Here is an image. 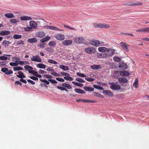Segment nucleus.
Instances as JSON below:
<instances>
[{
	"instance_id": "1",
	"label": "nucleus",
	"mask_w": 149,
	"mask_h": 149,
	"mask_svg": "<svg viewBox=\"0 0 149 149\" xmlns=\"http://www.w3.org/2000/svg\"><path fill=\"white\" fill-rule=\"evenodd\" d=\"M116 50L113 48H107L106 55V56H112L116 54H118L116 52Z\"/></svg>"
},
{
	"instance_id": "2",
	"label": "nucleus",
	"mask_w": 149,
	"mask_h": 149,
	"mask_svg": "<svg viewBox=\"0 0 149 149\" xmlns=\"http://www.w3.org/2000/svg\"><path fill=\"white\" fill-rule=\"evenodd\" d=\"M111 85L110 88L111 89L114 91H118L120 90L121 89L120 86L119 85H117L116 83L112 82H109V83Z\"/></svg>"
},
{
	"instance_id": "3",
	"label": "nucleus",
	"mask_w": 149,
	"mask_h": 149,
	"mask_svg": "<svg viewBox=\"0 0 149 149\" xmlns=\"http://www.w3.org/2000/svg\"><path fill=\"white\" fill-rule=\"evenodd\" d=\"M93 26L94 27L96 28H108L110 27V26L107 24L102 23H94Z\"/></svg>"
},
{
	"instance_id": "4",
	"label": "nucleus",
	"mask_w": 149,
	"mask_h": 149,
	"mask_svg": "<svg viewBox=\"0 0 149 149\" xmlns=\"http://www.w3.org/2000/svg\"><path fill=\"white\" fill-rule=\"evenodd\" d=\"M85 51L89 54H93L96 52L95 48L93 47H88L85 49Z\"/></svg>"
},
{
	"instance_id": "5",
	"label": "nucleus",
	"mask_w": 149,
	"mask_h": 149,
	"mask_svg": "<svg viewBox=\"0 0 149 149\" xmlns=\"http://www.w3.org/2000/svg\"><path fill=\"white\" fill-rule=\"evenodd\" d=\"M36 17H34L32 18L31 17L27 16H22L20 17V18L22 20L26 21L37 19Z\"/></svg>"
},
{
	"instance_id": "6",
	"label": "nucleus",
	"mask_w": 149,
	"mask_h": 149,
	"mask_svg": "<svg viewBox=\"0 0 149 149\" xmlns=\"http://www.w3.org/2000/svg\"><path fill=\"white\" fill-rule=\"evenodd\" d=\"M74 41L78 43H82L84 40V37H76L74 39Z\"/></svg>"
},
{
	"instance_id": "7",
	"label": "nucleus",
	"mask_w": 149,
	"mask_h": 149,
	"mask_svg": "<svg viewBox=\"0 0 149 149\" xmlns=\"http://www.w3.org/2000/svg\"><path fill=\"white\" fill-rule=\"evenodd\" d=\"M45 33L43 31H40L37 32L35 34L36 37L40 38H42L45 36Z\"/></svg>"
},
{
	"instance_id": "8",
	"label": "nucleus",
	"mask_w": 149,
	"mask_h": 149,
	"mask_svg": "<svg viewBox=\"0 0 149 149\" xmlns=\"http://www.w3.org/2000/svg\"><path fill=\"white\" fill-rule=\"evenodd\" d=\"M120 44L121 48L125 52H128L129 51V49L126 44L125 42H121Z\"/></svg>"
},
{
	"instance_id": "9",
	"label": "nucleus",
	"mask_w": 149,
	"mask_h": 149,
	"mask_svg": "<svg viewBox=\"0 0 149 149\" xmlns=\"http://www.w3.org/2000/svg\"><path fill=\"white\" fill-rule=\"evenodd\" d=\"M55 38L60 40H63L65 38V36L61 34H57L55 35Z\"/></svg>"
},
{
	"instance_id": "10",
	"label": "nucleus",
	"mask_w": 149,
	"mask_h": 149,
	"mask_svg": "<svg viewBox=\"0 0 149 149\" xmlns=\"http://www.w3.org/2000/svg\"><path fill=\"white\" fill-rule=\"evenodd\" d=\"M81 101L83 102H91V103H95L97 101L95 100H83V99H79L77 100L76 101L77 102H80Z\"/></svg>"
},
{
	"instance_id": "11",
	"label": "nucleus",
	"mask_w": 149,
	"mask_h": 149,
	"mask_svg": "<svg viewBox=\"0 0 149 149\" xmlns=\"http://www.w3.org/2000/svg\"><path fill=\"white\" fill-rule=\"evenodd\" d=\"M136 31L137 32L149 33V27H146L138 29L136 30Z\"/></svg>"
},
{
	"instance_id": "12",
	"label": "nucleus",
	"mask_w": 149,
	"mask_h": 149,
	"mask_svg": "<svg viewBox=\"0 0 149 149\" xmlns=\"http://www.w3.org/2000/svg\"><path fill=\"white\" fill-rule=\"evenodd\" d=\"M118 68L121 69L125 70L127 68V66L126 63L120 62L119 63Z\"/></svg>"
},
{
	"instance_id": "13",
	"label": "nucleus",
	"mask_w": 149,
	"mask_h": 149,
	"mask_svg": "<svg viewBox=\"0 0 149 149\" xmlns=\"http://www.w3.org/2000/svg\"><path fill=\"white\" fill-rule=\"evenodd\" d=\"M24 68V69L28 71L29 73H32V71L33 70V68L32 67L29 65H26L25 66Z\"/></svg>"
},
{
	"instance_id": "14",
	"label": "nucleus",
	"mask_w": 149,
	"mask_h": 149,
	"mask_svg": "<svg viewBox=\"0 0 149 149\" xmlns=\"http://www.w3.org/2000/svg\"><path fill=\"white\" fill-rule=\"evenodd\" d=\"M29 24L33 28L36 29L37 28V24L33 20H31L29 22Z\"/></svg>"
},
{
	"instance_id": "15",
	"label": "nucleus",
	"mask_w": 149,
	"mask_h": 149,
	"mask_svg": "<svg viewBox=\"0 0 149 149\" xmlns=\"http://www.w3.org/2000/svg\"><path fill=\"white\" fill-rule=\"evenodd\" d=\"M118 80L120 83H127L128 81V80L126 78L124 77H120L118 79Z\"/></svg>"
},
{
	"instance_id": "16",
	"label": "nucleus",
	"mask_w": 149,
	"mask_h": 149,
	"mask_svg": "<svg viewBox=\"0 0 149 149\" xmlns=\"http://www.w3.org/2000/svg\"><path fill=\"white\" fill-rule=\"evenodd\" d=\"M31 60L33 61H35L37 62H41L42 60L40 56H33V58H31Z\"/></svg>"
},
{
	"instance_id": "17",
	"label": "nucleus",
	"mask_w": 149,
	"mask_h": 149,
	"mask_svg": "<svg viewBox=\"0 0 149 149\" xmlns=\"http://www.w3.org/2000/svg\"><path fill=\"white\" fill-rule=\"evenodd\" d=\"M107 48L104 47H100L98 48V50L99 52L104 53L106 55Z\"/></svg>"
},
{
	"instance_id": "18",
	"label": "nucleus",
	"mask_w": 149,
	"mask_h": 149,
	"mask_svg": "<svg viewBox=\"0 0 149 149\" xmlns=\"http://www.w3.org/2000/svg\"><path fill=\"white\" fill-rule=\"evenodd\" d=\"M103 93L109 96H113V93L109 90H103Z\"/></svg>"
},
{
	"instance_id": "19",
	"label": "nucleus",
	"mask_w": 149,
	"mask_h": 149,
	"mask_svg": "<svg viewBox=\"0 0 149 149\" xmlns=\"http://www.w3.org/2000/svg\"><path fill=\"white\" fill-rule=\"evenodd\" d=\"M119 74L121 76H127L130 74L129 72L126 71H121Z\"/></svg>"
},
{
	"instance_id": "20",
	"label": "nucleus",
	"mask_w": 149,
	"mask_h": 149,
	"mask_svg": "<svg viewBox=\"0 0 149 149\" xmlns=\"http://www.w3.org/2000/svg\"><path fill=\"white\" fill-rule=\"evenodd\" d=\"M37 41V39L36 38H35L28 39L27 40L28 42L31 43H36Z\"/></svg>"
},
{
	"instance_id": "21",
	"label": "nucleus",
	"mask_w": 149,
	"mask_h": 149,
	"mask_svg": "<svg viewBox=\"0 0 149 149\" xmlns=\"http://www.w3.org/2000/svg\"><path fill=\"white\" fill-rule=\"evenodd\" d=\"M10 31H3L0 32V35L2 36H6L10 34Z\"/></svg>"
},
{
	"instance_id": "22",
	"label": "nucleus",
	"mask_w": 149,
	"mask_h": 149,
	"mask_svg": "<svg viewBox=\"0 0 149 149\" xmlns=\"http://www.w3.org/2000/svg\"><path fill=\"white\" fill-rule=\"evenodd\" d=\"M72 41L70 40H65L62 42L63 44L65 45H68L72 44Z\"/></svg>"
},
{
	"instance_id": "23",
	"label": "nucleus",
	"mask_w": 149,
	"mask_h": 149,
	"mask_svg": "<svg viewBox=\"0 0 149 149\" xmlns=\"http://www.w3.org/2000/svg\"><path fill=\"white\" fill-rule=\"evenodd\" d=\"M50 36H47L41 39L40 40V41L42 43H44L45 42L50 40Z\"/></svg>"
},
{
	"instance_id": "24",
	"label": "nucleus",
	"mask_w": 149,
	"mask_h": 149,
	"mask_svg": "<svg viewBox=\"0 0 149 149\" xmlns=\"http://www.w3.org/2000/svg\"><path fill=\"white\" fill-rule=\"evenodd\" d=\"M4 16L8 18H11L14 17L15 16L13 13H7L4 15Z\"/></svg>"
},
{
	"instance_id": "25",
	"label": "nucleus",
	"mask_w": 149,
	"mask_h": 149,
	"mask_svg": "<svg viewBox=\"0 0 149 149\" xmlns=\"http://www.w3.org/2000/svg\"><path fill=\"white\" fill-rule=\"evenodd\" d=\"M91 67L92 69L95 70L101 68V65H94L91 66Z\"/></svg>"
},
{
	"instance_id": "26",
	"label": "nucleus",
	"mask_w": 149,
	"mask_h": 149,
	"mask_svg": "<svg viewBox=\"0 0 149 149\" xmlns=\"http://www.w3.org/2000/svg\"><path fill=\"white\" fill-rule=\"evenodd\" d=\"M84 89L86 91L89 92L93 91L94 90V89L92 87L87 86L84 87Z\"/></svg>"
},
{
	"instance_id": "27",
	"label": "nucleus",
	"mask_w": 149,
	"mask_h": 149,
	"mask_svg": "<svg viewBox=\"0 0 149 149\" xmlns=\"http://www.w3.org/2000/svg\"><path fill=\"white\" fill-rule=\"evenodd\" d=\"M18 75H17V76L18 78H24L26 77L24 75L23 73L21 71H18Z\"/></svg>"
},
{
	"instance_id": "28",
	"label": "nucleus",
	"mask_w": 149,
	"mask_h": 149,
	"mask_svg": "<svg viewBox=\"0 0 149 149\" xmlns=\"http://www.w3.org/2000/svg\"><path fill=\"white\" fill-rule=\"evenodd\" d=\"M74 90L75 92L77 93L81 94H85V92L84 91L80 89L76 88Z\"/></svg>"
},
{
	"instance_id": "29",
	"label": "nucleus",
	"mask_w": 149,
	"mask_h": 149,
	"mask_svg": "<svg viewBox=\"0 0 149 149\" xmlns=\"http://www.w3.org/2000/svg\"><path fill=\"white\" fill-rule=\"evenodd\" d=\"M62 86L63 87H65H65L67 88L68 89H70V88H72V87L70 85L68 84H67L66 83H62Z\"/></svg>"
},
{
	"instance_id": "30",
	"label": "nucleus",
	"mask_w": 149,
	"mask_h": 149,
	"mask_svg": "<svg viewBox=\"0 0 149 149\" xmlns=\"http://www.w3.org/2000/svg\"><path fill=\"white\" fill-rule=\"evenodd\" d=\"M59 67L62 69L65 70H67L69 69L68 66H66L63 65H60Z\"/></svg>"
},
{
	"instance_id": "31",
	"label": "nucleus",
	"mask_w": 149,
	"mask_h": 149,
	"mask_svg": "<svg viewBox=\"0 0 149 149\" xmlns=\"http://www.w3.org/2000/svg\"><path fill=\"white\" fill-rule=\"evenodd\" d=\"M47 29H51L52 30L56 31L57 29H58L57 27L52 26H47Z\"/></svg>"
},
{
	"instance_id": "32",
	"label": "nucleus",
	"mask_w": 149,
	"mask_h": 149,
	"mask_svg": "<svg viewBox=\"0 0 149 149\" xmlns=\"http://www.w3.org/2000/svg\"><path fill=\"white\" fill-rule=\"evenodd\" d=\"M138 82V79H136L134 82L133 84V86H135L136 88H137L139 87Z\"/></svg>"
},
{
	"instance_id": "33",
	"label": "nucleus",
	"mask_w": 149,
	"mask_h": 149,
	"mask_svg": "<svg viewBox=\"0 0 149 149\" xmlns=\"http://www.w3.org/2000/svg\"><path fill=\"white\" fill-rule=\"evenodd\" d=\"M10 43V42L9 41H7L6 40H3L2 43V44L5 46H8Z\"/></svg>"
},
{
	"instance_id": "34",
	"label": "nucleus",
	"mask_w": 149,
	"mask_h": 149,
	"mask_svg": "<svg viewBox=\"0 0 149 149\" xmlns=\"http://www.w3.org/2000/svg\"><path fill=\"white\" fill-rule=\"evenodd\" d=\"M38 68H46V66L43 64L39 63L37 65Z\"/></svg>"
},
{
	"instance_id": "35",
	"label": "nucleus",
	"mask_w": 149,
	"mask_h": 149,
	"mask_svg": "<svg viewBox=\"0 0 149 149\" xmlns=\"http://www.w3.org/2000/svg\"><path fill=\"white\" fill-rule=\"evenodd\" d=\"M13 68L14 71H19L22 70H23V68L19 66L14 67Z\"/></svg>"
},
{
	"instance_id": "36",
	"label": "nucleus",
	"mask_w": 149,
	"mask_h": 149,
	"mask_svg": "<svg viewBox=\"0 0 149 149\" xmlns=\"http://www.w3.org/2000/svg\"><path fill=\"white\" fill-rule=\"evenodd\" d=\"M56 42L54 41H51L48 43V45L51 47H54L56 45Z\"/></svg>"
},
{
	"instance_id": "37",
	"label": "nucleus",
	"mask_w": 149,
	"mask_h": 149,
	"mask_svg": "<svg viewBox=\"0 0 149 149\" xmlns=\"http://www.w3.org/2000/svg\"><path fill=\"white\" fill-rule=\"evenodd\" d=\"M114 61L117 62H118L120 61V58L118 56H114L113 58Z\"/></svg>"
},
{
	"instance_id": "38",
	"label": "nucleus",
	"mask_w": 149,
	"mask_h": 149,
	"mask_svg": "<svg viewBox=\"0 0 149 149\" xmlns=\"http://www.w3.org/2000/svg\"><path fill=\"white\" fill-rule=\"evenodd\" d=\"M93 86L94 88L98 89L103 90L104 89L102 87H101L100 86H98L95 84L93 85Z\"/></svg>"
},
{
	"instance_id": "39",
	"label": "nucleus",
	"mask_w": 149,
	"mask_h": 149,
	"mask_svg": "<svg viewBox=\"0 0 149 149\" xmlns=\"http://www.w3.org/2000/svg\"><path fill=\"white\" fill-rule=\"evenodd\" d=\"M93 93L94 94V95L96 97H103V96L99 93L94 92H93Z\"/></svg>"
},
{
	"instance_id": "40",
	"label": "nucleus",
	"mask_w": 149,
	"mask_h": 149,
	"mask_svg": "<svg viewBox=\"0 0 149 149\" xmlns=\"http://www.w3.org/2000/svg\"><path fill=\"white\" fill-rule=\"evenodd\" d=\"M64 78L66 80L70 81H71L73 80V79L72 78L69 76H67L66 77H64Z\"/></svg>"
},
{
	"instance_id": "41",
	"label": "nucleus",
	"mask_w": 149,
	"mask_h": 149,
	"mask_svg": "<svg viewBox=\"0 0 149 149\" xmlns=\"http://www.w3.org/2000/svg\"><path fill=\"white\" fill-rule=\"evenodd\" d=\"M51 74L53 76H55L57 77L60 76V75L59 74L57 73L54 71H52L51 72Z\"/></svg>"
},
{
	"instance_id": "42",
	"label": "nucleus",
	"mask_w": 149,
	"mask_h": 149,
	"mask_svg": "<svg viewBox=\"0 0 149 149\" xmlns=\"http://www.w3.org/2000/svg\"><path fill=\"white\" fill-rule=\"evenodd\" d=\"M22 37V36L20 35L15 34L13 36V38L15 39H18Z\"/></svg>"
},
{
	"instance_id": "43",
	"label": "nucleus",
	"mask_w": 149,
	"mask_h": 149,
	"mask_svg": "<svg viewBox=\"0 0 149 149\" xmlns=\"http://www.w3.org/2000/svg\"><path fill=\"white\" fill-rule=\"evenodd\" d=\"M10 23L12 24H16L17 22H19V21H17V20L15 19H11L10 20Z\"/></svg>"
},
{
	"instance_id": "44",
	"label": "nucleus",
	"mask_w": 149,
	"mask_h": 149,
	"mask_svg": "<svg viewBox=\"0 0 149 149\" xmlns=\"http://www.w3.org/2000/svg\"><path fill=\"white\" fill-rule=\"evenodd\" d=\"M46 45V44L45 43H42L38 44V47H40V48H43L45 47Z\"/></svg>"
},
{
	"instance_id": "45",
	"label": "nucleus",
	"mask_w": 149,
	"mask_h": 149,
	"mask_svg": "<svg viewBox=\"0 0 149 149\" xmlns=\"http://www.w3.org/2000/svg\"><path fill=\"white\" fill-rule=\"evenodd\" d=\"M20 59V58L18 57H16L15 56H13L12 58V60L13 61H15V62L18 63L19 60Z\"/></svg>"
},
{
	"instance_id": "46",
	"label": "nucleus",
	"mask_w": 149,
	"mask_h": 149,
	"mask_svg": "<svg viewBox=\"0 0 149 149\" xmlns=\"http://www.w3.org/2000/svg\"><path fill=\"white\" fill-rule=\"evenodd\" d=\"M76 80L81 83H84L85 82V81L83 79H81L79 78H76Z\"/></svg>"
},
{
	"instance_id": "47",
	"label": "nucleus",
	"mask_w": 149,
	"mask_h": 149,
	"mask_svg": "<svg viewBox=\"0 0 149 149\" xmlns=\"http://www.w3.org/2000/svg\"><path fill=\"white\" fill-rule=\"evenodd\" d=\"M9 64L11 66H14L18 65V63L16 62L14 63L11 62Z\"/></svg>"
},
{
	"instance_id": "48",
	"label": "nucleus",
	"mask_w": 149,
	"mask_h": 149,
	"mask_svg": "<svg viewBox=\"0 0 149 149\" xmlns=\"http://www.w3.org/2000/svg\"><path fill=\"white\" fill-rule=\"evenodd\" d=\"M72 83L78 86L81 87L83 86V84H82L76 82L74 81H72Z\"/></svg>"
},
{
	"instance_id": "49",
	"label": "nucleus",
	"mask_w": 149,
	"mask_h": 149,
	"mask_svg": "<svg viewBox=\"0 0 149 149\" xmlns=\"http://www.w3.org/2000/svg\"><path fill=\"white\" fill-rule=\"evenodd\" d=\"M125 5H127V6H137V4L136 3H134V2H130L129 3H128L127 4H125Z\"/></svg>"
},
{
	"instance_id": "50",
	"label": "nucleus",
	"mask_w": 149,
	"mask_h": 149,
	"mask_svg": "<svg viewBox=\"0 0 149 149\" xmlns=\"http://www.w3.org/2000/svg\"><path fill=\"white\" fill-rule=\"evenodd\" d=\"M48 62L49 63H52V64H58V63L56 61H53V60H51V59L48 60Z\"/></svg>"
},
{
	"instance_id": "51",
	"label": "nucleus",
	"mask_w": 149,
	"mask_h": 149,
	"mask_svg": "<svg viewBox=\"0 0 149 149\" xmlns=\"http://www.w3.org/2000/svg\"><path fill=\"white\" fill-rule=\"evenodd\" d=\"M8 70V69L7 68H3L1 69V71L4 73L5 74V73H6Z\"/></svg>"
},
{
	"instance_id": "52",
	"label": "nucleus",
	"mask_w": 149,
	"mask_h": 149,
	"mask_svg": "<svg viewBox=\"0 0 149 149\" xmlns=\"http://www.w3.org/2000/svg\"><path fill=\"white\" fill-rule=\"evenodd\" d=\"M24 30L25 31H33V29L30 27H26L24 28Z\"/></svg>"
},
{
	"instance_id": "53",
	"label": "nucleus",
	"mask_w": 149,
	"mask_h": 149,
	"mask_svg": "<svg viewBox=\"0 0 149 149\" xmlns=\"http://www.w3.org/2000/svg\"><path fill=\"white\" fill-rule=\"evenodd\" d=\"M40 81L43 83H45L46 84L48 85L49 84V81H47V80L45 79H40Z\"/></svg>"
},
{
	"instance_id": "54",
	"label": "nucleus",
	"mask_w": 149,
	"mask_h": 149,
	"mask_svg": "<svg viewBox=\"0 0 149 149\" xmlns=\"http://www.w3.org/2000/svg\"><path fill=\"white\" fill-rule=\"evenodd\" d=\"M45 50L46 51H47L49 52H52L53 51V49L51 47L46 48L45 49Z\"/></svg>"
},
{
	"instance_id": "55",
	"label": "nucleus",
	"mask_w": 149,
	"mask_h": 149,
	"mask_svg": "<svg viewBox=\"0 0 149 149\" xmlns=\"http://www.w3.org/2000/svg\"><path fill=\"white\" fill-rule=\"evenodd\" d=\"M48 81L54 84H56L57 83V82L56 80L52 79H49Z\"/></svg>"
},
{
	"instance_id": "56",
	"label": "nucleus",
	"mask_w": 149,
	"mask_h": 149,
	"mask_svg": "<svg viewBox=\"0 0 149 149\" xmlns=\"http://www.w3.org/2000/svg\"><path fill=\"white\" fill-rule=\"evenodd\" d=\"M85 79L86 81L89 82H91L94 80V78H91L88 77L85 78Z\"/></svg>"
},
{
	"instance_id": "57",
	"label": "nucleus",
	"mask_w": 149,
	"mask_h": 149,
	"mask_svg": "<svg viewBox=\"0 0 149 149\" xmlns=\"http://www.w3.org/2000/svg\"><path fill=\"white\" fill-rule=\"evenodd\" d=\"M95 46L97 47L99 46L100 44V42L98 40H95Z\"/></svg>"
},
{
	"instance_id": "58",
	"label": "nucleus",
	"mask_w": 149,
	"mask_h": 149,
	"mask_svg": "<svg viewBox=\"0 0 149 149\" xmlns=\"http://www.w3.org/2000/svg\"><path fill=\"white\" fill-rule=\"evenodd\" d=\"M44 77L47 78L49 79H52L53 78V77L52 76L49 74H44Z\"/></svg>"
},
{
	"instance_id": "59",
	"label": "nucleus",
	"mask_w": 149,
	"mask_h": 149,
	"mask_svg": "<svg viewBox=\"0 0 149 149\" xmlns=\"http://www.w3.org/2000/svg\"><path fill=\"white\" fill-rule=\"evenodd\" d=\"M56 79L58 81H60V82H63L65 80H64V79H63V78H58V77H57L56 78Z\"/></svg>"
},
{
	"instance_id": "60",
	"label": "nucleus",
	"mask_w": 149,
	"mask_h": 149,
	"mask_svg": "<svg viewBox=\"0 0 149 149\" xmlns=\"http://www.w3.org/2000/svg\"><path fill=\"white\" fill-rule=\"evenodd\" d=\"M77 74L79 76L81 77H86V76L83 74L79 72H77Z\"/></svg>"
},
{
	"instance_id": "61",
	"label": "nucleus",
	"mask_w": 149,
	"mask_h": 149,
	"mask_svg": "<svg viewBox=\"0 0 149 149\" xmlns=\"http://www.w3.org/2000/svg\"><path fill=\"white\" fill-rule=\"evenodd\" d=\"M122 34L125 36H134V35L132 33H123Z\"/></svg>"
},
{
	"instance_id": "62",
	"label": "nucleus",
	"mask_w": 149,
	"mask_h": 149,
	"mask_svg": "<svg viewBox=\"0 0 149 149\" xmlns=\"http://www.w3.org/2000/svg\"><path fill=\"white\" fill-rule=\"evenodd\" d=\"M29 77L31 79L34 80H38V78L35 77L34 76H30Z\"/></svg>"
},
{
	"instance_id": "63",
	"label": "nucleus",
	"mask_w": 149,
	"mask_h": 149,
	"mask_svg": "<svg viewBox=\"0 0 149 149\" xmlns=\"http://www.w3.org/2000/svg\"><path fill=\"white\" fill-rule=\"evenodd\" d=\"M13 73V71H12V70H8V71H7V72L6 73H5V74L7 75H9V74H12Z\"/></svg>"
},
{
	"instance_id": "64",
	"label": "nucleus",
	"mask_w": 149,
	"mask_h": 149,
	"mask_svg": "<svg viewBox=\"0 0 149 149\" xmlns=\"http://www.w3.org/2000/svg\"><path fill=\"white\" fill-rule=\"evenodd\" d=\"M61 74L62 76H69L70 75L68 73H66V72H61Z\"/></svg>"
}]
</instances>
